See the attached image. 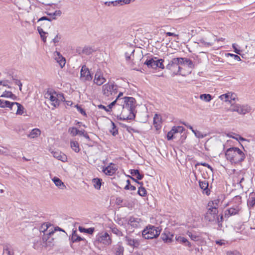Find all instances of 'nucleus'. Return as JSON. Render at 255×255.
<instances>
[{
    "instance_id": "obj_64",
    "label": "nucleus",
    "mask_w": 255,
    "mask_h": 255,
    "mask_svg": "<svg viewBox=\"0 0 255 255\" xmlns=\"http://www.w3.org/2000/svg\"><path fill=\"white\" fill-rule=\"evenodd\" d=\"M228 55H230V56L233 57L234 59L235 60H237L238 61H240L241 60V58L240 57V56H239L237 55H235V54H231V53H229Z\"/></svg>"
},
{
    "instance_id": "obj_48",
    "label": "nucleus",
    "mask_w": 255,
    "mask_h": 255,
    "mask_svg": "<svg viewBox=\"0 0 255 255\" xmlns=\"http://www.w3.org/2000/svg\"><path fill=\"white\" fill-rule=\"evenodd\" d=\"M244 174L243 173H242V172H239V179H240V183H239V185H240V186L243 188L244 186L243 185V182L245 180V178H244Z\"/></svg>"
},
{
    "instance_id": "obj_62",
    "label": "nucleus",
    "mask_w": 255,
    "mask_h": 255,
    "mask_svg": "<svg viewBox=\"0 0 255 255\" xmlns=\"http://www.w3.org/2000/svg\"><path fill=\"white\" fill-rule=\"evenodd\" d=\"M61 39V36L59 35V34H57L56 36L53 39L52 41L54 44L58 43L60 39Z\"/></svg>"
},
{
    "instance_id": "obj_50",
    "label": "nucleus",
    "mask_w": 255,
    "mask_h": 255,
    "mask_svg": "<svg viewBox=\"0 0 255 255\" xmlns=\"http://www.w3.org/2000/svg\"><path fill=\"white\" fill-rule=\"evenodd\" d=\"M138 193L141 196H144L146 195V191L144 187L140 186L138 188Z\"/></svg>"
},
{
    "instance_id": "obj_23",
    "label": "nucleus",
    "mask_w": 255,
    "mask_h": 255,
    "mask_svg": "<svg viewBox=\"0 0 255 255\" xmlns=\"http://www.w3.org/2000/svg\"><path fill=\"white\" fill-rule=\"evenodd\" d=\"M175 240L180 244H184L185 246L191 248L192 247L191 243L185 238L181 236H176Z\"/></svg>"
},
{
    "instance_id": "obj_17",
    "label": "nucleus",
    "mask_w": 255,
    "mask_h": 255,
    "mask_svg": "<svg viewBox=\"0 0 255 255\" xmlns=\"http://www.w3.org/2000/svg\"><path fill=\"white\" fill-rule=\"evenodd\" d=\"M126 244L132 248H137L140 244V241L137 239H133L130 237L127 236L125 238Z\"/></svg>"
},
{
    "instance_id": "obj_21",
    "label": "nucleus",
    "mask_w": 255,
    "mask_h": 255,
    "mask_svg": "<svg viewBox=\"0 0 255 255\" xmlns=\"http://www.w3.org/2000/svg\"><path fill=\"white\" fill-rule=\"evenodd\" d=\"M117 169L115 167V165L112 163H111L107 167L104 168L103 169V171L106 174L108 175H112L114 174Z\"/></svg>"
},
{
    "instance_id": "obj_11",
    "label": "nucleus",
    "mask_w": 255,
    "mask_h": 255,
    "mask_svg": "<svg viewBox=\"0 0 255 255\" xmlns=\"http://www.w3.org/2000/svg\"><path fill=\"white\" fill-rule=\"evenodd\" d=\"M218 210L215 208H208V211L205 215V220L209 222H214L216 219H218Z\"/></svg>"
},
{
    "instance_id": "obj_36",
    "label": "nucleus",
    "mask_w": 255,
    "mask_h": 255,
    "mask_svg": "<svg viewBox=\"0 0 255 255\" xmlns=\"http://www.w3.org/2000/svg\"><path fill=\"white\" fill-rule=\"evenodd\" d=\"M2 97L10 98L13 100H15L16 97L15 95L13 94L10 91H4L2 95L1 96Z\"/></svg>"
},
{
    "instance_id": "obj_26",
    "label": "nucleus",
    "mask_w": 255,
    "mask_h": 255,
    "mask_svg": "<svg viewBox=\"0 0 255 255\" xmlns=\"http://www.w3.org/2000/svg\"><path fill=\"white\" fill-rule=\"evenodd\" d=\"M200 187L203 190L204 193L207 195L210 194V190L208 189V183L206 181L199 182Z\"/></svg>"
},
{
    "instance_id": "obj_27",
    "label": "nucleus",
    "mask_w": 255,
    "mask_h": 255,
    "mask_svg": "<svg viewBox=\"0 0 255 255\" xmlns=\"http://www.w3.org/2000/svg\"><path fill=\"white\" fill-rule=\"evenodd\" d=\"M186 235H188L193 241L197 242L201 240V237L200 236L199 234L195 232L193 233L190 231H188L186 232Z\"/></svg>"
},
{
    "instance_id": "obj_5",
    "label": "nucleus",
    "mask_w": 255,
    "mask_h": 255,
    "mask_svg": "<svg viewBox=\"0 0 255 255\" xmlns=\"http://www.w3.org/2000/svg\"><path fill=\"white\" fill-rule=\"evenodd\" d=\"M233 202L234 204L225 211V217L229 218L231 216L238 215L242 209L241 206L242 201L240 197H235L233 199Z\"/></svg>"
},
{
    "instance_id": "obj_60",
    "label": "nucleus",
    "mask_w": 255,
    "mask_h": 255,
    "mask_svg": "<svg viewBox=\"0 0 255 255\" xmlns=\"http://www.w3.org/2000/svg\"><path fill=\"white\" fill-rule=\"evenodd\" d=\"M76 107L77 110L83 115L85 116L86 115L85 111L83 109H82L80 106H78V105H76L75 106Z\"/></svg>"
},
{
    "instance_id": "obj_44",
    "label": "nucleus",
    "mask_w": 255,
    "mask_h": 255,
    "mask_svg": "<svg viewBox=\"0 0 255 255\" xmlns=\"http://www.w3.org/2000/svg\"><path fill=\"white\" fill-rule=\"evenodd\" d=\"M15 105H18V107H17V110H16V115H21L23 113V110H24V108L19 103V104H15Z\"/></svg>"
},
{
    "instance_id": "obj_45",
    "label": "nucleus",
    "mask_w": 255,
    "mask_h": 255,
    "mask_svg": "<svg viewBox=\"0 0 255 255\" xmlns=\"http://www.w3.org/2000/svg\"><path fill=\"white\" fill-rule=\"evenodd\" d=\"M232 47L234 49V52L239 55H241V52L242 50L240 49L239 46L236 43H233L232 44Z\"/></svg>"
},
{
    "instance_id": "obj_56",
    "label": "nucleus",
    "mask_w": 255,
    "mask_h": 255,
    "mask_svg": "<svg viewBox=\"0 0 255 255\" xmlns=\"http://www.w3.org/2000/svg\"><path fill=\"white\" fill-rule=\"evenodd\" d=\"M117 101H118V100H117V98L116 99V100L113 101V102H112L110 105H109L107 107V112H109L111 111L112 108L113 107V106H114L115 105V104H117Z\"/></svg>"
},
{
    "instance_id": "obj_2",
    "label": "nucleus",
    "mask_w": 255,
    "mask_h": 255,
    "mask_svg": "<svg viewBox=\"0 0 255 255\" xmlns=\"http://www.w3.org/2000/svg\"><path fill=\"white\" fill-rule=\"evenodd\" d=\"M225 156L228 160L235 164L241 162L245 158L244 153L240 149L235 147L228 148L225 152Z\"/></svg>"
},
{
    "instance_id": "obj_46",
    "label": "nucleus",
    "mask_w": 255,
    "mask_h": 255,
    "mask_svg": "<svg viewBox=\"0 0 255 255\" xmlns=\"http://www.w3.org/2000/svg\"><path fill=\"white\" fill-rule=\"evenodd\" d=\"M3 251L4 253H6L7 255H13V252L8 246H5L4 247Z\"/></svg>"
},
{
    "instance_id": "obj_6",
    "label": "nucleus",
    "mask_w": 255,
    "mask_h": 255,
    "mask_svg": "<svg viewBox=\"0 0 255 255\" xmlns=\"http://www.w3.org/2000/svg\"><path fill=\"white\" fill-rule=\"evenodd\" d=\"M112 239L111 236L106 232L99 233L96 236L94 244L95 246L100 244L108 246L112 244Z\"/></svg>"
},
{
    "instance_id": "obj_1",
    "label": "nucleus",
    "mask_w": 255,
    "mask_h": 255,
    "mask_svg": "<svg viewBox=\"0 0 255 255\" xmlns=\"http://www.w3.org/2000/svg\"><path fill=\"white\" fill-rule=\"evenodd\" d=\"M135 99L132 97H125V104L123 105L122 111L119 115L120 120H132L135 117L134 114L136 106Z\"/></svg>"
},
{
    "instance_id": "obj_61",
    "label": "nucleus",
    "mask_w": 255,
    "mask_h": 255,
    "mask_svg": "<svg viewBox=\"0 0 255 255\" xmlns=\"http://www.w3.org/2000/svg\"><path fill=\"white\" fill-rule=\"evenodd\" d=\"M215 243L217 245L222 246L226 244V241L224 240H220L216 241Z\"/></svg>"
},
{
    "instance_id": "obj_43",
    "label": "nucleus",
    "mask_w": 255,
    "mask_h": 255,
    "mask_svg": "<svg viewBox=\"0 0 255 255\" xmlns=\"http://www.w3.org/2000/svg\"><path fill=\"white\" fill-rule=\"evenodd\" d=\"M68 132L72 136H75L78 134V129L74 127L70 128L68 129Z\"/></svg>"
},
{
    "instance_id": "obj_32",
    "label": "nucleus",
    "mask_w": 255,
    "mask_h": 255,
    "mask_svg": "<svg viewBox=\"0 0 255 255\" xmlns=\"http://www.w3.org/2000/svg\"><path fill=\"white\" fill-rule=\"evenodd\" d=\"M101 182L102 180L99 178H94L92 180V183L93 184L94 187L96 189L99 190L101 186Z\"/></svg>"
},
{
    "instance_id": "obj_54",
    "label": "nucleus",
    "mask_w": 255,
    "mask_h": 255,
    "mask_svg": "<svg viewBox=\"0 0 255 255\" xmlns=\"http://www.w3.org/2000/svg\"><path fill=\"white\" fill-rule=\"evenodd\" d=\"M117 101H118V100H117V98L116 99V100L113 101V102H112L110 105H109L107 107V112H109L111 111L112 108L113 107V106H114L115 105V104H117Z\"/></svg>"
},
{
    "instance_id": "obj_14",
    "label": "nucleus",
    "mask_w": 255,
    "mask_h": 255,
    "mask_svg": "<svg viewBox=\"0 0 255 255\" xmlns=\"http://www.w3.org/2000/svg\"><path fill=\"white\" fill-rule=\"evenodd\" d=\"M106 81V78L103 76V73L100 69L97 70L94 79V83L98 86L103 85Z\"/></svg>"
},
{
    "instance_id": "obj_58",
    "label": "nucleus",
    "mask_w": 255,
    "mask_h": 255,
    "mask_svg": "<svg viewBox=\"0 0 255 255\" xmlns=\"http://www.w3.org/2000/svg\"><path fill=\"white\" fill-rule=\"evenodd\" d=\"M227 255H241V254L237 251H230L227 252Z\"/></svg>"
},
{
    "instance_id": "obj_8",
    "label": "nucleus",
    "mask_w": 255,
    "mask_h": 255,
    "mask_svg": "<svg viewBox=\"0 0 255 255\" xmlns=\"http://www.w3.org/2000/svg\"><path fill=\"white\" fill-rule=\"evenodd\" d=\"M160 230L159 228L152 225H148L142 232V236L145 239L156 238L160 235Z\"/></svg>"
},
{
    "instance_id": "obj_9",
    "label": "nucleus",
    "mask_w": 255,
    "mask_h": 255,
    "mask_svg": "<svg viewBox=\"0 0 255 255\" xmlns=\"http://www.w3.org/2000/svg\"><path fill=\"white\" fill-rule=\"evenodd\" d=\"M252 108L248 104H241L239 103L231 104L229 111L236 112L240 115H245L249 113Z\"/></svg>"
},
{
    "instance_id": "obj_51",
    "label": "nucleus",
    "mask_w": 255,
    "mask_h": 255,
    "mask_svg": "<svg viewBox=\"0 0 255 255\" xmlns=\"http://www.w3.org/2000/svg\"><path fill=\"white\" fill-rule=\"evenodd\" d=\"M112 232L118 236H122L123 235L122 232L116 227L112 228Z\"/></svg>"
},
{
    "instance_id": "obj_25",
    "label": "nucleus",
    "mask_w": 255,
    "mask_h": 255,
    "mask_svg": "<svg viewBox=\"0 0 255 255\" xmlns=\"http://www.w3.org/2000/svg\"><path fill=\"white\" fill-rule=\"evenodd\" d=\"M161 118L160 115L155 114L153 118V125L156 129L161 128Z\"/></svg>"
},
{
    "instance_id": "obj_3",
    "label": "nucleus",
    "mask_w": 255,
    "mask_h": 255,
    "mask_svg": "<svg viewBox=\"0 0 255 255\" xmlns=\"http://www.w3.org/2000/svg\"><path fill=\"white\" fill-rule=\"evenodd\" d=\"M44 98L51 102V104L54 107L59 105L60 101H63L64 97L62 94H57L52 89L48 90L44 94Z\"/></svg>"
},
{
    "instance_id": "obj_7",
    "label": "nucleus",
    "mask_w": 255,
    "mask_h": 255,
    "mask_svg": "<svg viewBox=\"0 0 255 255\" xmlns=\"http://www.w3.org/2000/svg\"><path fill=\"white\" fill-rule=\"evenodd\" d=\"M118 92V87L113 83H108L102 87L103 95L109 99H113Z\"/></svg>"
},
{
    "instance_id": "obj_59",
    "label": "nucleus",
    "mask_w": 255,
    "mask_h": 255,
    "mask_svg": "<svg viewBox=\"0 0 255 255\" xmlns=\"http://www.w3.org/2000/svg\"><path fill=\"white\" fill-rule=\"evenodd\" d=\"M233 181L235 183L239 184L240 183V179H239V172L236 173L234 177Z\"/></svg>"
},
{
    "instance_id": "obj_34",
    "label": "nucleus",
    "mask_w": 255,
    "mask_h": 255,
    "mask_svg": "<svg viewBox=\"0 0 255 255\" xmlns=\"http://www.w3.org/2000/svg\"><path fill=\"white\" fill-rule=\"evenodd\" d=\"M200 99L206 102H209L212 99V97L209 94H203L200 95Z\"/></svg>"
},
{
    "instance_id": "obj_37",
    "label": "nucleus",
    "mask_w": 255,
    "mask_h": 255,
    "mask_svg": "<svg viewBox=\"0 0 255 255\" xmlns=\"http://www.w3.org/2000/svg\"><path fill=\"white\" fill-rule=\"evenodd\" d=\"M184 130V128L181 126L178 127H173L171 129V132L174 134V135L178 132L182 133Z\"/></svg>"
},
{
    "instance_id": "obj_15",
    "label": "nucleus",
    "mask_w": 255,
    "mask_h": 255,
    "mask_svg": "<svg viewBox=\"0 0 255 255\" xmlns=\"http://www.w3.org/2000/svg\"><path fill=\"white\" fill-rule=\"evenodd\" d=\"M174 58L171 60L166 66V68L171 70L174 74H181V67L178 64H174Z\"/></svg>"
},
{
    "instance_id": "obj_39",
    "label": "nucleus",
    "mask_w": 255,
    "mask_h": 255,
    "mask_svg": "<svg viewBox=\"0 0 255 255\" xmlns=\"http://www.w3.org/2000/svg\"><path fill=\"white\" fill-rule=\"evenodd\" d=\"M193 133H194L195 136L198 138H203L207 135V133H203L202 132L197 130L193 131Z\"/></svg>"
},
{
    "instance_id": "obj_28",
    "label": "nucleus",
    "mask_w": 255,
    "mask_h": 255,
    "mask_svg": "<svg viewBox=\"0 0 255 255\" xmlns=\"http://www.w3.org/2000/svg\"><path fill=\"white\" fill-rule=\"evenodd\" d=\"M52 181L55 184V185L61 189H63L65 188V186L63 182L58 177H54L52 179Z\"/></svg>"
},
{
    "instance_id": "obj_16",
    "label": "nucleus",
    "mask_w": 255,
    "mask_h": 255,
    "mask_svg": "<svg viewBox=\"0 0 255 255\" xmlns=\"http://www.w3.org/2000/svg\"><path fill=\"white\" fill-rule=\"evenodd\" d=\"M142 223V220L138 217L130 216L128 219V224L134 228L140 227Z\"/></svg>"
},
{
    "instance_id": "obj_10",
    "label": "nucleus",
    "mask_w": 255,
    "mask_h": 255,
    "mask_svg": "<svg viewBox=\"0 0 255 255\" xmlns=\"http://www.w3.org/2000/svg\"><path fill=\"white\" fill-rule=\"evenodd\" d=\"M216 39V36L210 33L200 39L199 42L202 46L208 47L212 46Z\"/></svg>"
},
{
    "instance_id": "obj_22",
    "label": "nucleus",
    "mask_w": 255,
    "mask_h": 255,
    "mask_svg": "<svg viewBox=\"0 0 255 255\" xmlns=\"http://www.w3.org/2000/svg\"><path fill=\"white\" fill-rule=\"evenodd\" d=\"M41 130L38 128H35L32 129L28 134H27V137L33 139L38 137L41 134Z\"/></svg>"
},
{
    "instance_id": "obj_19",
    "label": "nucleus",
    "mask_w": 255,
    "mask_h": 255,
    "mask_svg": "<svg viewBox=\"0 0 255 255\" xmlns=\"http://www.w3.org/2000/svg\"><path fill=\"white\" fill-rule=\"evenodd\" d=\"M53 58L56 61V62L59 64L60 66L62 68L63 67L66 63L65 59L60 54L59 52L55 51L53 53Z\"/></svg>"
},
{
    "instance_id": "obj_42",
    "label": "nucleus",
    "mask_w": 255,
    "mask_h": 255,
    "mask_svg": "<svg viewBox=\"0 0 255 255\" xmlns=\"http://www.w3.org/2000/svg\"><path fill=\"white\" fill-rule=\"evenodd\" d=\"M117 100H118V101H117V106L115 108L117 107L118 109H122L123 105L125 104V97L123 98H117Z\"/></svg>"
},
{
    "instance_id": "obj_40",
    "label": "nucleus",
    "mask_w": 255,
    "mask_h": 255,
    "mask_svg": "<svg viewBox=\"0 0 255 255\" xmlns=\"http://www.w3.org/2000/svg\"><path fill=\"white\" fill-rule=\"evenodd\" d=\"M229 94H230V92H228V93L221 95V96H219V98L222 101H223L226 102H229L230 103H231V101L229 100V96H230Z\"/></svg>"
},
{
    "instance_id": "obj_52",
    "label": "nucleus",
    "mask_w": 255,
    "mask_h": 255,
    "mask_svg": "<svg viewBox=\"0 0 255 255\" xmlns=\"http://www.w3.org/2000/svg\"><path fill=\"white\" fill-rule=\"evenodd\" d=\"M15 104H18V103L17 102H11L10 104V107L9 108L10 109V110L11 111L16 112V110H17V107H18V105H15Z\"/></svg>"
},
{
    "instance_id": "obj_33",
    "label": "nucleus",
    "mask_w": 255,
    "mask_h": 255,
    "mask_svg": "<svg viewBox=\"0 0 255 255\" xmlns=\"http://www.w3.org/2000/svg\"><path fill=\"white\" fill-rule=\"evenodd\" d=\"M70 146L71 148L76 152H78L80 151L79 145L76 141H71Z\"/></svg>"
},
{
    "instance_id": "obj_38",
    "label": "nucleus",
    "mask_w": 255,
    "mask_h": 255,
    "mask_svg": "<svg viewBox=\"0 0 255 255\" xmlns=\"http://www.w3.org/2000/svg\"><path fill=\"white\" fill-rule=\"evenodd\" d=\"M10 103L11 102H10L8 101H5V100L0 99V107L2 108H9L10 107Z\"/></svg>"
},
{
    "instance_id": "obj_55",
    "label": "nucleus",
    "mask_w": 255,
    "mask_h": 255,
    "mask_svg": "<svg viewBox=\"0 0 255 255\" xmlns=\"http://www.w3.org/2000/svg\"><path fill=\"white\" fill-rule=\"evenodd\" d=\"M117 101H118V100H117V98L116 99V100L113 101V102H112L110 105H109L107 107V112H109L111 111L112 108L113 107V106H114L115 105V104H117Z\"/></svg>"
},
{
    "instance_id": "obj_53",
    "label": "nucleus",
    "mask_w": 255,
    "mask_h": 255,
    "mask_svg": "<svg viewBox=\"0 0 255 255\" xmlns=\"http://www.w3.org/2000/svg\"><path fill=\"white\" fill-rule=\"evenodd\" d=\"M117 101H118V100H117V98L116 99V100L113 101V102H112L110 105H109L107 107V112H109L111 111L112 108L113 107V106H114L115 105V104H117Z\"/></svg>"
},
{
    "instance_id": "obj_18",
    "label": "nucleus",
    "mask_w": 255,
    "mask_h": 255,
    "mask_svg": "<svg viewBox=\"0 0 255 255\" xmlns=\"http://www.w3.org/2000/svg\"><path fill=\"white\" fill-rule=\"evenodd\" d=\"M173 234L165 229L161 234V238L164 243H170L173 241Z\"/></svg>"
},
{
    "instance_id": "obj_47",
    "label": "nucleus",
    "mask_w": 255,
    "mask_h": 255,
    "mask_svg": "<svg viewBox=\"0 0 255 255\" xmlns=\"http://www.w3.org/2000/svg\"><path fill=\"white\" fill-rule=\"evenodd\" d=\"M111 125H112V129L110 130L111 132L112 133L113 135H115L118 134V129L116 128V126L114 123L113 122H111Z\"/></svg>"
},
{
    "instance_id": "obj_63",
    "label": "nucleus",
    "mask_w": 255,
    "mask_h": 255,
    "mask_svg": "<svg viewBox=\"0 0 255 255\" xmlns=\"http://www.w3.org/2000/svg\"><path fill=\"white\" fill-rule=\"evenodd\" d=\"M229 96H229V100H230L231 102H232V101L236 100V95L234 93L230 92ZM231 104H232V103H231Z\"/></svg>"
},
{
    "instance_id": "obj_12",
    "label": "nucleus",
    "mask_w": 255,
    "mask_h": 255,
    "mask_svg": "<svg viewBox=\"0 0 255 255\" xmlns=\"http://www.w3.org/2000/svg\"><path fill=\"white\" fill-rule=\"evenodd\" d=\"M164 60L162 59L155 60L154 59H151L147 60L144 64H145L148 67H151L153 69H156L157 68H160L164 69V65L163 64Z\"/></svg>"
},
{
    "instance_id": "obj_24",
    "label": "nucleus",
    "mask_w": 255,
    "mask_h": 255,
    "mask_svg": "<svg viewBox=\"0 0 255 255\" xmlns=\"http://www.w3.org/2000/svg\"><path fill=\"white\" fill-rule=\"evenodd\" d=\"M113 249L116 255H123L124 248L121 244L119 243L114 246Z\"/></svg>"
},
{
    "instance_id": "obj_41",
    "label": "nucleus",
    "mask_w": 255,
    "mask_h": 255,
    "mask_svg": "<svg viewBox=\"0 0 255 255\" xmlns=\"http://www.w3.org/2000/svg\"><path fill=\"white\" fill-rule=\"evenodd\" d=\"M174 62L179 65L184 64L186 63V58H175Z\"/></svg>"
},
{
    "instance_id": "obj_49",
    "label": "nucleus",
    "mask_w": 255,
    "mask_h": 255,
    "mask_svg": "<svg viewBox=\"0 0 255 255\" xmlns=\"http://www.w3.org/2000/svg\"><path fill=\"white\" fill-rule=\"evenodd\" d=\"M38 32L40 35L41 38H42V40L44 42H46V37L45 36V35L46 34L45 32L43 31V30L42 28H38Z\"/></svg>"
},
{
    "instance_id": "obj_13",
    "label": "nucleus",
    "mask_w": 255,
    "mask_h": 255,
    "mask_svg": "<svg viewBox=\"0 0 255 255\" xmlns=\"http://www.w3.org/2000/svg\"><path fill=\"white\" fill-rule=\"evenodd\" d=\"M80 79L81 81L85 82L91 81L92 79V76L90 74L89 69L85 65L82 67L80 71Z\"/></svg>"
},
{
    "instance_id": "obj_31",
    "label": "nucleus",
    "mask_w": 255,
    "mask_h": 255,
    "mask_svg": "<svg viewBox=\"0 0 255 255\" xmlns=\"http://www.w3.org/2000/svg\"><path fill=\"white\" fill-rule=\"evenodd\" d=\"M129 172L132 176H135L138 180H141L143 177V176L140 174L139 170L137 169H131Z\"/></svg>"
},
{
    "instance_id": "obj_30",
    "label": "nucleus",
    "mask_w": 255,
    "mask_h": 255,
    "mask_svg": "<svg viewBox=\"0 0 255 255\" xmlns=\"http://www.w3.org/2000/svg\"><path fill=\"white\" fill-rule=\"evenodd\" d=\"M248 205L252 207L255 205V193L252 192L250 194L248 200Z\"/></svg>"
},
{
    "instance_id": "obj_20",
    "label": "nucleus",
    "mask_w": 255,
    "mask_h": 255,
    "mask_svg": "<svg viewBox=\"0 0 255 255\" xmlns=\"http://www.w3.org/2000/svg\"><path fill=\"white\" fill-rule=\"evenodd\" d=\"M51 153L53 157L58 160H61L62 162H66L67 160V156L59 150L53 151Z\"/></svg>"
},
{
    "instance_id": "obj_57",
    "label": "nucleus",
    "mask_w": 255,
    "mask_h": 255,
    "mask_svg": "<svg viewBox=\"0 0 255 255\" xmlns=\"http://www.w3.org/2000/svg\"><path fill=\"white\" fill-rule=\"evenodd\" d=\"M12 80H14V83L15 85H17L19 86V90L21 91L22 86V83L19 80H18L17 79H15L13 77H12Z\"/></svg>"
},
{
    "instance_id": "obj_29",
    "label": "nucleus",
    "mask_w": 255,
    "mask_h": 255,
    "mask_svg": "<svg viewBox=\"0 0 255 255\" xmlns=\"http://www.w3.org/2000/svg\"><path fill=\"white\" fill-rule=\"evenodd\" d=\"M71 240L73 243L79 242L81 241H86L84 238H81L78 235L76 231H73L71 236Z\"/></svg>"
},
{
    "instance_id": "obj_35",
    "label": "nucleus",
    "mask_w": 255,
    "mask_h": 255,
    "mask_svg": "<svg viewBox=\"0 0 255 255\" xmlns=\"http://www.w3.org/2000/svg\"><path fill=\"white\" fill-rule=\"evenodd\" d=\"M220 203V200L219 199L214 200V201H211L209 202L208 206V208H215L216 209H218V207L219 206V204Z\"/></svg>"
},
{
    "instance_id": "obj_4",
    "label": "nucleus",
    "mask_w": 255,
    "mask_h": 255,
    "mask_svg": "<svg viewBox=\"0 0 255 255\" xmlns=\"http://www.w3.org/2000/svg\"><path fill=\"white\" fill-rule=\"evenodd\" d=\"M57 230H61L58 227L54 229L53 227L47 223L43 224L40 227V232L44 234L42 240L44 242H51L50 238Z\"/></svg>"
}]
</instances>
